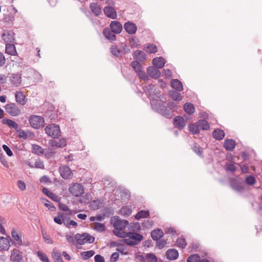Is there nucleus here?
Instances as JSON below:
<instances>
[{"mask_svg": "<svg viewBox=\"0 0 262 262\" xmlns=\"http://www.w3.org/2000/svg\"><path fill=\"white\" fill-rule=\"evenodd\" d=\"M5 52L9 55H15L16 53V50L14 45L12 43H6Z\"/></svg>", "mask_w": 262, "mask_h": 262, "instance_id": "obj_29", "label": "nucleus"}, {"mask_svg": "<svg viewBox=\"0 0 262 262\" xmlns=\"http://www.w3.org/2000/svg\"><path fill=\"white\" fill-rule=\"evenodd\" d=\"M176 245L178 247L182 249H185L187 246L186 242L184 238H179L176 241Z\"/></svg>", "mask_w": 262, "mask_h": 262, "instance_id": "obj_43", "label": "nucleus"}, {"mask_svg": "<svg viewBox=\"0 0 262 262\" xmlns=\"http://www.w3.org/2000/svg\"><path fill=\"white\" fill-rule=\"evenodd\" d=\"M69 190L73 195L77 197L82 195L84 193L83 186L78 183H75L70 187Z\"/></svg>", "mask_w": 262, "mask_h": 262, "instance_id": "obj_7", "label": "nucleus"}, {"mask_svg": "<svg viewBox=\"0 0 262 262\" xmlns=\"http://www.w3.org/2000/svg\"><path fill=\"white\" fill-rule=\"evenodd\" d=\"M167 244L166 241L165 239H159L157 241V245L159 249H162L165 247Z\"/></svg>", "mask_w": 262, "mask_h": 262, "instance_id": "obj_64", "label": "nucleus"}, {"mask_svg": "<svg viewBox=\"0 0 262 262\" xmlns=\"http://www.w3.org/2000/svg\"><path fill=\"white\" fill-rule=\"evenodd\" d=\"M21 79L20 75L18 73L12 74L10 78L11 82L15 86H18L21 83Z\"/></svg>", "mask_w": 262, "mask_h": 262, "instance_id": "obj_28", "label": "nucleus"}, {"mask_svg": "<svg viewBox=\"0 0 262 262\" xmlns=\"http://www.w3.org/2000/svg\"><path fill=\"white\" fill-rule=\"evenodd\" d=\"M231 186L233 189L239 192H242L245 188L244 182L239 177L231 180Z\"/></svg>", "mask_w": 262, "mask_h": 262, "instance_id": "obj_8", "label": "nucleus"}, {"mask_svg": "<svg viewBox=\"0 0 262 262\" xmlns=\"http://www.w3.org/2000/svg\"><path fill=\"white\" fill-rule=\"evenodd\" d=\"M245 182L247 184L252 186L255 183L256 180L254 177L250 175L246 178Z\"/></svg>", "mask_w": 262, "mask_h": 262, "instance_id": "obj_52", "label": "nucleus"}, {"mask_svg": "<svg viewBox=\"0 0 262 262\" xmlns=\"http://www.w3.org/2000/svg\"><path fill=\"white\" fill-rule=\"evenodd\" d=\"M5 108L6 112L12 116H18L21 114L20 108L14 103L6 104Z\"/></svg>", "mask_w": 262, "mask_h": 262, "instance_id": "obj_6", "label": "nucleus"}, {"mask_svg": "<svg viewBox=\"0 0 262 262\" xmlns=\"http://www.w3.org/2000/svg\"><path fill=\"white\" fill-rule=\"evenodd\" d=\"M147 72L150 77L155 79H158L161 75L159 69L154 66L148 67L147 69Z\"/></svg>", "mask_w": 262, "mask_h": 262, "instance_id": "obj_15", "label": "nucleus"}, {"mask_svg": "<svg viewBox=\"0 0 262 262\" xmlns=\"http://www.w3.org/2000/svg\"><path fill=\"white\" fill-rule=\"evenodd\" d=\"M133 56L136 61H143L146 59V55L143 51L136 50L133 53Z\"/></svg>", "mask_w": 262, "mask_h": 262, "instance_id": "obj_21", "label": "nucleus"}, {"mask_svg": "<svg viewBox=\"0 0 262 262\" xmlns=\"http://www.w3.org/2000/svg\"><path fill=\"white\" fill-rule=\"evenodd\" d=\"M167 107V109L169 110L172 113V111L177 110V105L176 103L174 102H171L168 103V107ZM173 115V114H172Z\"/></svg>", "mask_w": 262, "mask_h": 262, "instance_id": "obj_61", "label": "nucleus"}, {"mask_svg": "<svg viewBox=\"0 0 262 262\" xmlns=\"http://www.w3.org/2000/svg\"><path fill=\"white\" fill-rule=\"evenodd\" d=\"M94 227L93 229L99 232H102L105 230V226L103 224L95 222L94 223Z\"/></svg>", "mask_w": 262, "mask_h": 262, "instance_id": "obj_45", "label": "nucleus"}, {"mask_svg": "<svg viewBox=\"0 0 262 262\" xmlns=\"http://www.w3.org/2000/svg\"><path fill=\"white\" fill-rule=\"evenodd\" d=\"M110 29L116 34H119L122 30V26L118 21H112L110 24Z\"/></svg>", "mask_w": 262, "mask_h": 262, "instance_id": "obj_18", "label": "nucleus"}, {"mask_svg": "<svg viewBox=\"0 0 262 262\" xmlns=\"http://www.w3.org/2000/svg\"><path fill=\"white\" fill-rule=\"evenodd\" d=\"M225 168L226 171L231 172H235L237 169V167L234 165V164L231 162H227L225 166Z\"/></svg>", "mask_w": 262, "mask_h": 262, "instance_id": "obj_48", "label": "nucleus"}, {"mask_svg": "<svg viewBox=\"0 0 262 262\" xmlns=\"http://www.w3.org/2000/svg\"><path fill=\"white\" fill-rule=\"evenodd\" d=\"M183 107L185 112L189 115L193 114L195 112L194 105L190 103H186Z\"/></svg>", "mask_w": 262, "mask_h": 262, "instance_id": "obj_33", "label": "nucleus"}, {"mask_svg": "<svg viewBox=\"0 0 262 262\" xmlns=\"http://www.w3.org/2000/svg\"><path fill=\"white\" fill-rule=\"evenodd\" d=\"M189 130L193 134H198L199 133V127L198 124L196 125L194 123H191L188 126Z\"/></svg>", "mask_w": 262, "mask_h": 262, "instance_id": "obj_44", "label": "nucleus"}, {"mask_svg": "<svg viewBox=\"0 0 262 262\" xmlns=\"http://www.w3.org/2000/svg\"><path fill=\"white\" fill-rule=\"evenodd\" d=\"M42 235L43 238L46 243H47V244L53 243V241L49 234L42 231Z\"/></svg>", "mask_w": 262, "mask_h": 262, "instance_id": "obj_58", "label": "nucleus"}, {"mask_svg": "<svg viewBox=\"0 0 262 262\" xmlns=\"http://www.w3.org/2000/svg\"><path fill=\"white\" fill-rule=\"evenodd\" d=\"M80 254L82 259L85 260L92 257L95 254V252L93 250H90L82 252Z\"/></svg>", "mask_w": 262, "mask_h": 262, "instance_id": "obj_37", "label": "nucleus"}, {"mask_svg": "<svg viewBox=\"0 0 262 262\" xmlns=\"http://www.w3.org/2000/svg\"><path fill=\"white\" fill-rule=\"evenodd\" d=\"M75 239L76 240L78 244L83 245L85 243V237L83 233L76 234L75 236Z\"/></svg>", "mask_w": 262, "mask_h": 262, "instance_id": "obj_42", "label": "nucleus"}, {"mask_svg": "<svg viewBox=\"0 0 262 262\" xmlns=\"http://www.w3.org/2000/svg\"><path fill=\"white\" fill-rule=\"evenodd\" d=\"M114 234L118 237L124 238L122 241L129 246L138 244L143 239L142 235L135 232H120L115 231Z\"/></svg>", "mask_w": 262, "mask_h": 262, "instance_id": "obj_2", "label": "nucleus"}, {"mask_svg": "<svg viewBox=\"0 0 262 262\" xmlns=\"http://www.w3.org/2000/svg\"><path fill=\"white\" fill-rule=\"evenodd\" d=\"M29 122L31 126L35 129L41 128L45 125L43 118L37 115H31L29 118Z\"/></svg>", "mask_w": 262, "mask_h": 262, "instance_id": "obj_4", "label": "nucleus"}, {"mask_svg": "<svg viewBox=\"0 0 262 262\" xmlns=\"http://www.w3.org/2000/svg\"><path fill=\"white\" fill-rule=\"evenodd\" d=\"M138 42L139 40L137 41V39L135 36H131L129 38V44L132 47H138L139 45Z\"/></svg>", "mask_w": 262, "mask_h": 262, "instance_id": "obj_53", "label": "nucleus"}, {"mask_svg": "<svg viewBox=\"0 0 262 262\" xmlns=\"http://www.w3.org/2000/svg\"><path fill=\"white\" fill-rule=\"evenodd\" d=\"M49 144L53 148L63 147L66 145L67 141L64 138L58 140L52 139L49 141Z\"/></svg>", "mask_w": 262, "mask_h": 262, "instance_id": "obj_14", "label": "nucleus"}, {"mask_svg": "<svg viewBox=\"0 0 262 262\" xmlns=\"http://www.w3.org/2000/svg\"><path fill=\"white\" fill-rule=\"evenodd\" d=\"M111 221L115 229L113 231V233L115 231L122 232V230L128 225V222L127 220H121L119 216H115L114 219H111Z\"/></svg>", "mask_w": 262, "mask_h": 262, "instance_id": "obj_3", "label": "nucleus"}, {"mask_svg": "<svg viewBox=\"0 0 262 262\" xmlns=\"http://www.w3.org/2000/svg\"><path fill=\"white\" fill-rule=\"evenodd\" d=\"M132 209L126 206L122 207L120 210V214L123 215L125 217H127L130 215L132 213Z\"/></svg>", "mask_w": 262, "mask_h": 262, "instance_id": "obj_39", "label": "nucleus"}, {"mask_svg": "<svg viewBox=\"0 0 262 262\" xmlns=\"http://www.w3.org/2000/svg\"><path fill=\"white\" fill-rule=\"evenodd\" d=\"M201 257L198 254L190 255L187 259V262H199Z\"/></svg>", "mask_w": 262, "mask_h": 262, "instance_id": "obj_47", "label": "nucleus"}, {"mask_svg": "<svg viewBox=\"0 0 262 262\" xmlns=\"http://www.w3.org/2000/svg\"><path fill=\"white\" fill-rule=\"evenodd\" d=\"M32 152L35 154L39 156L44 153V150L41 146L36 144H33Z\"/></svg>", "mask_w": 262, "mask_h": 262, "instance_id": "obj_38", "label": "nucleus"}, {"mask_svg": "<svg viewBox=\"0 0 262 262\" xmlns=\"http://www.w3.org/2000/svg\"><path fill=\"white\" fill-rule=\"evenodd\" d=\"M121 54H127L129 53L130 49L125 43H122L120 46Z\"/></svg>", "mask_w": 262, "mask_h": 262, "instance_id": "obj_54", "label": "nucleus"}, {"mask_svg": "<svg viewBox=\"0 0 262 262\" xmlns=\"http://www.w3.org/2000/svg\"><path fill=\"white\" fill-rule=\"evenodd\" d=\"M137 75L141 79L144 81H147L149 79L148 76L145 73L143 70L138 73Z\"/></svg>", "mask_w": 262, "mask_h": 262, "instance_id": "obj_57", "label": "nucleus"}, {"mask_svg": "<svg viewBox=\"0 0 262 262\" xmlns=\"http://www.w3.org/2000/svg\"><path fill=\"white\" fill-rule=\"evenodd\" d=\"M146 51L149 53H155L157 52V47L154 44H147L145 45Z\"/></svg>", "mask_w": 262, "mask_h": 262, "instance_id": "obj_41", "label": "nucleus"}, {"mask_svg": "<svg viewBox=\"0 0 262 262\" xmlns=\"http://www.w3.org/2000/svg\"><path fill=\"white\" fill-rule=\"evenodd\" d=\"M193 151L196 154L199 156L203 157L202 152L203 148L196 144H194L192 147Z\"/></svg>", "mask_w": 262, "mask_h": 262, "instance_id": "obj_51", "label": "nucleus"}, {"mask_svg": "<svg viewBox=\"0 0 262 262\" xmlns=\"http://www.w3.org/2000/svg\"><path fill=\"white\" fill-rule=\"evenodd\" d=\"M173 124L176 127L181 130L184 128L186 125L185 121L182 117L178 116L173 119Z\"/></svg>", "mask_w": 262, "mask_h": 262, "instance_id": "obj_13", "label": "nucleus"}, {"mask_svg": "<svg viewBox=\"0 0 262 262\" xmlns=\"http://www.w3.org/2000/svg\"><path fill=\"white\" fill-rule=\"evenodd\" d=\"M59 170L61 176L64 179L70 178L72 174L71 169L67 166L60 167Z\"/></svg>", "mask_w": 262, "mask_h": 262, "instance_id": "obj_17", "label": "nucleus"}, {"mask_svg": "<svg viewBox=\"0 0 262 262\" xmlns=\"http://www.w3.org/2000/svg\"><path fill=\"white\" fill-rule=\"evenodd\" d=\"M111 52L112 54L116 57H119L121 55V51L120 48L119 49L117 46H112L111 48Z\"/></svg>", "mask_w": 262, "mask_h": 262, "instance_id": "obj_50", "label": "nucleus"}, {"mask_svg": "<svg viewBox=\"0 0 262 262\" xmlns=\"http://www.w3.org/2000/svg\"><path fill=\"white\" fill-rule=\"evenodd\" d=\"M146 259L149 262H157L158 259L157 256L152 253H147L146 255Z\"/></svg>", "mask_w": 262, "mask_h": 262, "instance_id": "obj_56", "label": "nucleus"}, {"mask_svg": "<svg viewBox=\"0 0 262 262\" xmlns=\"http://www.w3.org/2000/svg\"><path fill=\"white\" fill-rule=\"evenodd\" d=\"M16 101L20 104V105H24L26 103V100L25 99V96L23 94V92L17 91L16 92L15 95Z\"/></svg>", "mask_w": 262, "mask_h": 262, "instance_id": "obj_27", "label": "nucleus"}, {"mask_svg": "<svg viewBox=\"0 0 262 262\" xmlns=\"http://www.w3.org/2000/svg\"><path fill=\"white\" fill-rule=\"evenodd\" d=\"M83 234L85 235V243H93L95 241V237L93 236L90 235L87 233H84Z\"/></svg>", "mask_w": 262, "mask_h": 262, "instance_id": "obj_62", "label": "nucleus"}, {"mask_svg": "<svg viewBox=\"0 0 262 262\" xmlns=\"http://www.w3.org/2000/svg\"><path fill=\"white\" fill-rule=\"evenodd\" d=\"M53 257L55 262H63L60 253L57 251L53 250Z\"/></svg>", "mask_w": 262, "mask_h": 262, "instance_id": "obj_49", "label": "nucleus"}, {"mask_svg": "<svg viewBox=\"0 0 262 262\" xmlns=\"http://www.w3.org/2000/svg\"><path fill=\"white\" fill-rule=\"evenodd\" d=\"M131 66L137 74L143 70L142 66L138 61H132Z\"/></svg>", "mask_w": 262, "mask_h": 262, "instance_id": "obj_40", "label": "nucleus"}, {"mask_svg": "<svg viewBox=\"0 0 262 262\" xmlns=\"http://www.w3.org/2000/svg\"><path fill=\"white\" fill-rule=\"evenodd\" d=\"M177 91H170L169 92V95L171 98L175 101H180L182 99V97L180 93Z\"/></svg>", "mask_w": 262, "mask_h": 262, "instance_id": "obj_31", "label": "nucleus"}, {"mask_svg": "<svg viewBox=\"0 0 262 262\" xmlns=\"http://www.w3.org/2000/svg\"><path fill=\"white\" fill-rule=\"evenodd\" d=\"M104 13L108 17L112 19H115L117 17V13L115 9L111 6L104 7Z\"/></svg>", "mask_w": 262, "mask_h": 262, "instance_id": "obj_19", "label": "nucleus"}, {"mask_svg": "<svg viewBox=\"0 0 262 262\" xmlns=\"http://www.w3.org/2000/svg\"><path fill=\"white\" fill-rule=\"evenodd\" d=\"M15 34L11 30H6L2 35V37L6 43H13L15 40Z\"/></svg>", "mask_w": 262, "mask_h": 262, "instance_id": "obj_9", "label": "nucleus"}, {"mask_svg": "<svg viewBox=\"0 0 262 262\" xmlns=\"http://www.w3.org/2000/svg\"><path fill=\"white\" fill-rule=\"evenodd\" d=\"M90 8L92 13L96 16L99 15L102 11L99 5L96 3H92L90 4Z\"/></svg>", "mask_w": 262, "mask_h": 262, "instance_id": "obj_24", "label": "nucleus"}, {"mask_svg": "<svg viewBox=\"0 0 262 262\" xmlns=\"http://www.w3.org/2000/svg\"><path fill=\"white\" fill-rule=\"evenodd\" d=\"M154 224V222L152 220H145L142 223V227L145 228H150Z\"/></svg>", "mask_w": 262, "mask_h": 262, "instance_id": "obj_59", "label": "nucleus"}, {"mask_svg": "<svg viewBox=\"0 0 262 262\" xmlns=\"http://www.w3.org/2000/svg\"><path fill=\"white\" fill-rule=\"evenodd\" d=\"M149 215L148 210H141L139 211L135 216V218L137 220H139L142 218L147 217Z\"/></svg>", "mask_w": 262, "mask_h": 262, "instance_id": "obj_35", "label": "nucleus"}, {"mask_svg": "<svg viewBox=\"0 0 262 262\" xmlns=\"http://www.w3.org/2000/svg\"><path fill=\"white\" fill-rule=\"evenodd\" d=\"M11 236L15 241L17 242L19 245L22 244V240L21 237L14 229H12L11 231Z\"/></svg>", "mask_w": 262, "mask_h": 262, "instance_id": "obj_46", "label": "nucleus"}, {"mask_svg": "<svg viewBox=\"0 0 262 262\" xmlns=\"http://www.w3.org/2000/svg\"><path fill=\"white\" fill-rule=\"evenodd\" d=\"M11 240L9 236L8 237H0V250H8L10 247V241Z\"/></svg>", "mask_w": 262, "mask_h": 262, "instance_id": "obj_12", "label": "nucleus"}, {"mask_svg": "<svg viewBox=\"0 0 262 262\" xmlns=\"http://www.w3.org/2000/svg\"><path fill=\"white\" fill-rule=\"evenodd\" d=\"M102 202L100 200L93 201L91 204V207L94 210H98L102 207Z\"/></svg>", "mask_w": 262, "mask_h": 262, "instance_id": "obj_36", "label": "nucleus"}, {"mask_svg": "<svg viewBox=\"0 0 262 262\" xmlns=\"http://www.w3.org/2000/svg\"><path fill=\"white\" fill-rule=\"evenodd\" d=\"M212 136L217 140H221L225 136V133L223 130L221 129H216L212 132Z\"/></svg>", "mask_w": 262, "mask_h": 262, "instance_id": "obj_30", "label": "nucleus"}, {"mask_svg": "<svg viewBox=\"0 0 262 262\" xmlns=\"http://www.w3.org/2000/svg\"><path fill=\"white\" fill-rule=\"evenodd\" d=\"M144 90L150 100L152 109L156 112L161 114L166 118H171L172 114L169 110L167 109L164 104L165 98L163 94L157 91L155 85L152 84L145 86Z\"/></svg>", "mask_w": 262, "mask_h": 262, "instance_id": "obj_1", "label": "nucleus"}, {"mask_svg": "<svg viewBox=\"0 0 262 262\" xmlns=\"http://www.w3.org/2000/svg\"><path fill=\"white\" fill-rule=\"evenodd\" d=\"M103 34L104 37L111 41H115L116 39V33L113 32L112 30L108 28L104 29Z\"/></svg>", "mask_w": 262, "mask_h": 262, "instance_id": "obj_20", "label": "nucleus"}, {"mask_svg": "<svg viewBox=\"0 0 262 262\" xmlns=\"http://www.w3.org/2000/svg\"><path fill=\"white\" fill-rule=\"evenodd\" d=\"M2 123L3 124H7L9 127L15 129H16L18 127L17 123L9 119H4L2 121Z\"/></svg>", "mask_w": 262, "mask_h": 262, "instance_id": "obj_32", "label": "nucleus"}, {"mask_svg": "<svg viewBox=\"0 0 262 262\" xmlns=\"http://www.w3.org/2000/svg\"><path fill=\"white\" fill-rule=\"evenodd\" d=\"M198 124L200 128L203 130H207L210 128V125L208 122L205 120H200L198 122Z\"/></svg>", "mask_w": 262, "mask_h": 262, "instance_id": "obj_34", "label": "nucleus"}, {"mask_svg": "<svg viewBox=\"0 0 262 262\" xmlns=\"http://www.w3.org/2000/svg\"><path fill=\"white\" fill-rule=\"evenodd\" d=\"M166 61L162 57H156L153 59L152 63L154 67L158 69H162L165 65Z\"/></svg>", "mask_w": 262, "mask_h": 262, "instance_id": "obj_22", "label": "nucleus"}, {"mask_svg": "<svg viewBox=\"0 0 262 262\" xmlns=\"http://www.w3.org/2000/svg\"><path fill=\"white\" fill-rule=\"evenodd\" d=\"M11 259L13 262H24L22 253L17 249H14L11 254Z\"/></svg>", "mask_w": 262, "mask_h": 262, "instance_id": "obj_11", "label": "nucleus"}, {"mask_svg": "<svg viewBox=\"0 0 262 262\" xmlns=\"http://www.w3.org/2000/svg\"><path fill=\"white\" fill-rule=\"evenodd\" d=\"M124 28L126 32L130 35L135 34L137 30L136 25L129 21L124 24Z\"/></svg>", "mask_w": 262, "mask_h": 262, "instance_id": "obj_10", "label": "nucleus"}, {"mask_svg": "<svg viewBox=\"0 0 262 262\" xmlns=\"http://www.w3.org/2000/svg\"><path fill=\"white\" fill-rule=\"evenodd\" d=\"M45 132L49 136L53 138H58L60 134L59 126L55 124H51L47 126L45 128Z\"/></svg>", "mask_w": 262, "mask_h": 262, "instance_id": "obj_5", "label": "nucleus"}, {"mask_svg": "<svg viewBox=\"0 0 262 262\" xmlns=\"http://www.w3.org/2000/svg\"><path fill=\"white\" fill-rule=\"evenodd\" d=\"M34 167L40 169L44 168L43 162L39 159L36 160L34 164Z\"/></svg>", "mask_w": 262, "mask_h": 262, "instance_id": "obj_63", "label": "nucleus"}, {"mask_svg": "<svg viewBox=\"0 0 262 262\" xmlns=\"http://www.w3.org/2000/svg\"><path fill=\"white\" fill-rule=\"evenodd\" d=\"M37 255L39 258L42 261V262H50L49 260V259L45 253H42L41 251H38L37 252Z\"/></svg>", "mask_w": 262, "mask_h": 262, "instance_id": "obj_55", "label": "nucleus"}, {"mask_svg": "<svg viewBox=\"0 0 262 262\" xmlns=\"http://www.w3.org/2000/svg\"><path fill=\"white\" fill-rule=\"evenodd\" d=\"M179 255L178 251L175 249H169L165 252L166 258L170 260L177 259L179 257Z\"/></svg>", "mask_w": 262, "mask_h": 262, "instance_id": "obj_16", "label": "nucleus"}, {"mask_svg": "<svg viewBox=\"0 0 262 262\" xmlns=\"http://www.w3.org/2000/svg\"><path fill=\"white\" fill-rule=\"evenodd\" d=\"M171 87L177 91H181L183 89L182 82L177 79H172L170 81Z\"/></svg>", "mask_w": 262, "mask_h": 262, "instance_id": "obj_25", "label": "nucleus"}, {"mask_svg": "<svg viewBox=\"0 0 262 262\" xmlns=\"http://www.w3.org/2000/svg\"><path fill=\"white\" fill-rule=\"evenodd\" d=\"M235 141L232 139H226L224 141V146L227 150H233L235 148Z\"/></svg>", "mask_w": 262, "mask_h": 262, "instance_id": "obj_26", "label": "nucleus"}, {"mask_svg": "<svg viewBox=\"0 0 262 262\" xmlns=\"http://www.w3.org/2000/svg\"><path fill=\"white\" fill-rule=\"evenodd\" d=\"M42 192L53 200H54V198H56L55 194L49 190L47 188H43L42 189Z\"/></svg>", "mask_w": 262, "mask_h": 262, "instance_id": "obj_60", "label": "nucleus"}, {"mask_svg": "<svg viewBox=\"0 0 262 262\" xmlns=\"http://www.w3.org/2000/svg\"><path fill=\"white\" fill-rule=\"evenodd\" d=\"M164 233L161 229H157L151 232V237L155 241H158L163 237Z\"/></svg>", "mask_w": 262, "mask_h": 262, "instance_id": "obj_23", "label": "nucleus"}]
</instances>
